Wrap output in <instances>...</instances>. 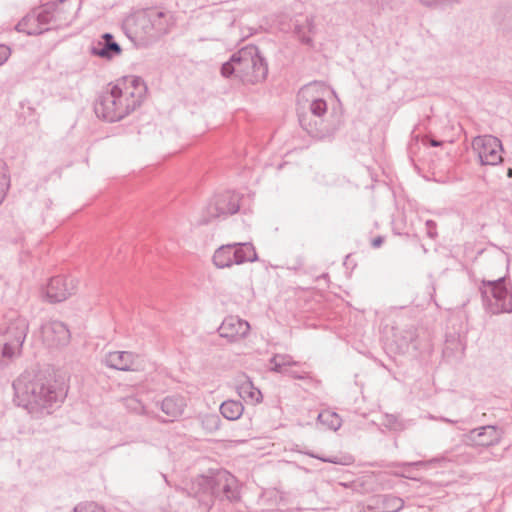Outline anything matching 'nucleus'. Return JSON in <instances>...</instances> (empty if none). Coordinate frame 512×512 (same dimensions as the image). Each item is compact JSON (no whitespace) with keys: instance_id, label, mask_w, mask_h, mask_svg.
<instances>
[{"instance_id":"33","label":"nucleus","mask_w":512,"mask_h":512,"mask_svg":"<svg viewBox=\"0 0 512 512\" xmlns=\"http://www.w3.org/2000/svg\"><path fill=\"white\" fill-rule=\"evenodd\" d=\"M284 375H287L291 378H294V379H307L309 378V375L307 372H298V371H295V370H292L290 368L287 369V372L286 373H283Z\"/></svg>"},{"instance_id":"19","label":"nucleus","mask_w":512,"mask_h":512,"mask_svg":"<svg viewBox=\"0 0 512 512\" xmlns=\"http://www.w3.org/2000/svg\"><path fill=\"white\" fill-rule=\"evenodd\" d=\"M185 407V398L180 395L167 396L162 400L160 404L162 412L169 417V421H173L174 419L180 417Z\"/></svg>"},{"instance_id":"15","label":"nucleus","mask_w":512,"mask_h":512,"mask_svg":"<svg viewBox=\"0 0 512 512\" xmlns=\"http://www.w3.org/2000/svg\"><path fill=\"white\" fill-rule=\"evenodd\" d=\"M501 430L494 425H486L472 429L467 434V440L475 446L490 447L500 443Z\"/></svg>"},{"instance_id":"29","label":"nucleus","mask_w":512,"mask_h":512,"mask_svg":"<svg viewBox=\"0 0 512 512\" xmlns=\"http://www.w3.org/2000/svg\"><path fill=\"white\" fill-rule=\"evenodd\" d=\"M382 424L393 431H403L405 429L404 422L395 414H385Z\"/></svg>"},{"instance_id":"16","label":"nucleus","mask_w":512,"mask_h":512,"mask_svg":"<svg viewBox=\"0 0 512 512\" xmlns=\"http://www.w3.org/2000/svg\"><path fill=\"white\" fill-rule=\"evenodd\" d=\"M104 363L112 369L134 371L138 368L139 356L131 351H112L105 355Z\"/></svg>"},{"instance_id":"27","label":"nucleus","mask_w":512,"mask_h":512,"mask_svg":"<svg viewBox=\"0 0 512 512\" xmlns=\"http://www.w3.org/2000/svg\"><path fill=\"white\" fill-rule=\"evenodd\" d=\"M35 16L37 20H39V24L42 27H55L54 26V20H53V9H52V3H47L43 6L42 10L36 12Z\"/></svg>"},{"instance_id":"22","label":"nucleus","mask_w":512,"mask_h":512,"mask_svg":"<svg viewBox=\"0 0 512 512\" xmlns=\"http://www.w3.org/2000/svg\"><path fill=\"white\" fill-rule=\"evenodd\" d=\"M271 371L276 373H286L287 369L292 366H299L300 362L294 361L289 354H275L270 359Z\"/></svg>"},{"instance_id":"38","label":"nucleus","mask_w":512,"mask_h":512,"mask_svg":"<svg viewBox=\"0 0 512 512\" xmlns=\"http://www.w3.org/2000/svg\"><path fill=\"white\" fill-rule=\"evenodd\" d=\"M430 144H431V146H433V147H437V146H440V145H441V142H440V141H438V140H434V139H432V140L430 141Z\"/></svg>"},{"instance_id":"21","label":"nucleus","mask_w":512,"mask_h":512,"mask_svg":"<svg viewBox=\"0 0 512 512\" xmlns=\"http://www.w3.org/2000/svg\"><path fill=\"white\" fill-rule=\"evenodd\" d=\"M50 29H51V27L40 26L39 20H37V18L35 16V11L27 14L16 25L17 31L26 33L27 35H40Z\"/></svg>"},{"instance_id":"31","label":"nucleus","mask_w":512,"mask_h":512,"mask_svg":"<svg viewBox=\"0 0 512 512\" xmlns=\"http://www.w3.org/2000/svg\"><path fill=\"white\" fill-rule=\"evenodd\" d=\"M438 458H433L429 461H415V462H402L397 463L395 466H401V467H426L430 463L438 462Z\"/></svg>"},{"instance_id":"6","label":"nucleus","mask_w":512,"mask_h":512,"mask_svg":"<svg viewBox=\"0 0 512 512\" xmlns=\"http://www.w3.org/2000/svg\"><path fill=\"white\" fill-rule=\"evenodd\" d=\"M28 330L29 323L26 318L17 316L10 321L5 331L0 334V366L21 354Z\"/></svg>"},{"instance_id":"24","label":"nucleus","mask_w":512,"mask_h":512,"mask_svg":"<svg viewBox=\"0 0 512 512\" xmlns=\"http://www.w3.org/2000/svg\"><path fill=\"white\" fill-rule=\"evenodd\" d=\"M244 411V406L240 401L226 400L220 406V412L227 420L235 421L239 419Z\"/></svg>"},{"instance_id":"2","label":"nucleus","mask_w":512,"mask_h":512,"mask_svg":"<svg viewBox=\"0 0 512 512\" xmlns=\"http://www.w3.org/2000/svg\"><path fill=\"white\" fill-rule=\"evenodd\" d=\"M145 93L146 85L139 77L117 80L98 96L94 111L108 122L120 121L141 105Z\"/></svg>"},{"instance_id":"32","label":"nucleus","mask_w":512,"mask_h":512,"mask_svg":"<svg viewBox=\"0 0 512 512\" xmlns=\"http://www.w3.org/2000/svg\"><path fill=\"white\" fill-rule=\"evenodd\" d=\"M426 226V234L431 239H435L437 237V225L433 220H427L425 223Z\"/></svg>"},{"instance_id":"23","label":"nucleus","mask_w":512,"mask_h":512,"mask_svg":"<svg viewBox=\"0 0 512 512\" xmlns=\"http://www.w3.org/2000/svg\"><path fill=\"white\" fill-rule=\"evenodd\" d=\"M237 391L243 400L250 401L251 403H259L262 399L261 391L249 379L242 382L237 387Z\"/></svg>"},{"instance_id":"35","label":"nucleus","mask_w":512,"mask_h":512,"mask_svg":"<svg viewBox=\"0 0 512 512\" xmlns=\"http://www.w3.org/2000/svg\"><path fill=\"white\" fill-rule=\"evenodd\" d=\"M310 456L317 458V456H314L313 454H310ZM318 459H320L323 462H328V463H333V464L348 465L351 463L350 459L348 461H342L338 457H329V458L318 457Z\"/></svg>"},{"instance_id":"39","label":"nucleus","mask_w":512,"mask_h":512,"mask_svg":"<svg viewBox=\"0 0 512 512\" xmlns=\"http://www.w3.org/2000/svg\"><path fill=\"white\" fill-rule=\"evenodd\" d=\"M395 475H397V476H401V477H405V478H408V479H414V478H413V477H411V476L404 475V474H400V473H396Z\"/></svg>"},{"instance_id":"11","label":"nucleus","mask_w":512,"mask_h":512,"mask_svg":"<svg viewBox=\"0 0 512 512\" xmlns=\"http://www.w3.org/2000/svg\"><path fill=\"white\" fill-rule=\"evenodd\" d=\"M240 196L238 193L226 191L214 196L207 206L210 218L227 217L239 211Z\"/></svg>"},{"instance_id":"4","label":"nucleus","mask_w":512,"mask_h":512,"mask_svg":"<svg viewBox=\"0 0 512 512\" xmlns=\"http://www.w3.org/2000/svg\"><path fill=\"white\" fill-rule=\"evenodd\" d=\"M221 74L225 78L234 75L245 84H256L266 79L268 64L257 46L247 45L222 65Z\"/></svg>"},{"instance_id":"12","label":"nucleus","mask_w":512,"mask_h":512,"mask_svg":"<svg viewBox=\"0 0 512 512\" xmlns=\"http://www.w3.org/2000/svg\"><path fill=\"white\" fill-rule=\"evenodd\" d=\"M41 336L45 345L51 348L65 346L70 341V331L61 321L52 320L41 326Z\"/></svg>"},{"instance_id":"41","label":"nucleus","mask_w":512,"mask_h":512,"mask_svg":"<svg viewBox=\"0 0 512 512\" xmlns=\"http://www.w3.org/2000/svg\"><path fill=\"white\" fill-rule=\"evenodd\" d=\"M442 421L446 422V423H454L453 420H450L448 418H442Z\"/></svg>"},{"instance_id":"8","label":"nucleus","mask_w":512,"mask_h":512,"mask_svg":"<svg viewBox=\"0 0 512 512\" xmlns=\"http://www.w3.org/2000/svg\"><path fill=\"white\" fill-rule=\"evenodd\" d=\"M257 260V253L251 243H232L219 247L213 255V263L218 268H228Z\"/></svg>"},{"instance_id":"10","label":"nucleus","mask_w":512,"mask_h":512,"mask_svg":"<svg viewBox=\"0 0 512 512\" xmlns=\"http://www.w3.org/2000/svg\"><path fill=\"white\" fill-rule=\"evenodd\" d=\"M472 148L477 153L481 165H498L502 162V143L492 135L477 136L472 141Z\"/></svg>"},{"instance_id":"20","label":"nucleus","mask_w":512,"mask_h":512,"mask_svg":"<svg viewBox=\"0 0 512 512\" xmlns=\"http://www.w3.org/2000/svg\"><path fill=\"white\" fill-rule=\"evenodd\" d=\"M54 26L59 27L68 24L74 18V10L67 4L66 0H59L52 3Z\"/></svg>"},{"instance_id":"25","label":"nucleus","mask_w":512,"mask_h":512,"mask_svg":"<svg viewBox=\"0 0 512 512\" xmlns=\"http://www.w3.org/2000/svg\"><path fill=\"white\" fill-rule=\"evenodd\" d=\"M318 421L334 431L341 427L342 420L335 412L325 410L318 414Z\"/></svg>"},{"instance_id":"42","label":"nucleus","mask_w":512,"mask_h":512,"mask_svg":"<svg viewBox=\"0 0 512 512\" xmlns=\"http://www.w3.org/2000/svg\"><path fill=\"white\" fill-rule=\"evenodd\" d=\"M79 509H80L79 505L75 506L72 512H79Z\"/></svg>"},{"instance_id":"3","label":"nucleus","mask_w":512,"mask_h":512,"mask_svg":"<svg viewBox=\"0 0 512 512\" xmlns=\"http://www.w3.org/2000/svg\"><path fill=\"white\" fill-rule=\"evenodd\" d=\"M173 25L172 13L159 8L137 11L124 23L127 36L142 46H148L169 33Z\"/></svg>"},{"instance_id":"30","label":"nucleus","mask_w":512,"mask_h":512,"mask_svg":"<svg viewBox=\"0 0 512 512\" xmlns=\"http://www.w3.org/2000/svg\"><path fill=\"white\" fill-rule=\"evenodd\" d=\"M220 418L217 415H209L203 420V425L209 431H214L219 428Z\"/></svg>"},{"instance_id":"28","label":"nucleus","mask_w":512,"mask_h":512,"mask_svg":"<svg viewBox=\"0 0 512 512\" xmlns=\"http://www.w3.org/2000/svg\"><path fill=\"white\" fill-rule=\"evenodd\" d=\"M124 405H125L126 409L129 410L130 412H133V413H136L139 415H146V416L150 415V413L147 410V408L145 407V405L137 397H134V396L126 397L124 399Z\"/></svg>"},{"instance_id":"45","label":"nucleus","mask_w":512,"mask_h":512,"mask_svg":"<svg viewBox=\"0 0 512 512\" xmlns=\"http://www.w3.org/2000/svg\"><path fill=\"white\" fill-rule=\"evenodd\" d=\"M508 174H509V176H511V175H512V170H511V169L509 170V173H508Z\"/></svg>"},{"instance_id":"26","label":"nucleus","mask_w":512,"mask_h":512,"mask_svg":"<svg viewBox=\"0 0 512 512\" xmlns=\"http://www.w3.org/2000/svg\"><path fill=\"white\" fill-rule=\"evenodd\" d=\"M221 491V496L217 497L220 500H228L229 502L238 501L240 498L239 487L236 478L233 476V483L227 481L225 487Z\"/></svg>"},{"instance_id":"44","label":"nucleus","mask_w":512,"mask_h":512,"mask_svg":"<svg viewBox=\"0 0 512 512\" xmlns=\"http://www.w3.org/2000/svg\"><path fill=\"white\" fill-rule=\"evenodd\" d=\"M176 489H177V490H180V491H184V489H183V488H179V487H177V486H176Z\"/></svg>"},{"instance_id":"13","label":"nucleus","mask_w":512,"mask_h":512,"mask_svg":"<svg viewBox=\"0 0 512 512\" xmlns=\"http://www.w3.org/2000/svg\"><path fill=\"white\" fill-rule=\"evenodd\" d=\"M76 291V282L71 277H52L45 288L46 299L50 303H58L66 300Z\"/></svg>"},{"instance_id":"37","label":"nucleus","mask_w":512,"mask_h":512,"mask_svg":"<svg viewBox=\"0 0 512 512\" xmlns=\"http://www.w3.org/2000/svg\"><path fill=\"white\" fill-rule=\"evenodd\" d=\"M419 1L426 6H430L434 3H436L438 0H419Z\"/></svg>"},{"instance_id":"34","label":"nucleus","mask_w":512,"mask_h":512,"mask_svg":"<svg viewBox=\"0 0 512 512\" xmlns=\"http://www.w3.org/2000/svg\"><path fill=\"white\" fill-rule=\"evenodd\" d=\"M11 55V50L6 45H0V66L4 64Z\"/></svg>"},{"instance_id":"36","label":"nucleus","mask_w":512,"mask_h":512,"mask_svg":"<svg viewBox=\"0 0 512 512\" xmlns=\"http://www.w3.org/2000/svg\"><path fill=\"white\" fill-rule=\"evenodd\" d=\"M383 242H384V238L381 236H378L372 240L371 245L373 248H379L383 244Z\"/></svg>"},{"instance_id":"7","label":"nucleus","mask_w":512,"mask_h":512,"mask_svg":"<svg viewBox=\"0 0 512 512\" xmlns=\"http://www.w3.org/2000/svg\"><path fill=\"white\" fill-rule=\"evenodd\" d=\"M228 480L233 483V475L226 470H219L212 476H198L192 483L194 497L208 511L213 506L214 499L221 496Z\"/></svg>"},{"instance_id":"43","label":"nucleus","mask_w":512,"mask_h":512,"mask_svg":"<svg viewBox=\"0 0 512 512\" xmlns=\"http://www.w3.org/2000/svg\"><path fill=\"white\" fill-rule=\"evenodd\" d=\"M92 512H105V510L102 508H98L97 510H93Z\"/></svg>"},{"instance_id":"1","label":"nucleus","mask_w":512,"mask_h":512,"mask_svg":"<svg viewBox=\"0 0 512 512\" xmlns=\"http://www.w3.org/2000/svg\"><path fill=\"white\" fill-rule=\"evenodd\" d=\"M13 388L18 405L35 417L52 414L66 397L64 389L43 373L22 374L13 382Z\"/></svg>"},{"instance_id":"18","label":"nucleus","mask_w":512,"mask_h":512,"mask_svg":"<svg viewBox=\"0 0 512 512\" xmlns=\"http://www.w3.org/2000/svg\"><path fill=\"white\" fill-rule=\"evenodd\" d=\"M316 25H315V17L303 16L295 18L293 21V33L297 37V39L304 45L313 46V37L315 34Z\"/></svg>"},{"instance_id":"17","label":"nucleus","mask_w":512,"mask_h":512,"mask_svg":"<svg viewBox=\"0 0 512 512\" xmlns=\"http://www.w3.org/2000/svg\"><path fill=\"white\" fill-rule=\"evenodd\" d=\"M121 46L114 40L111 33H104L100 40L94 41L90 52L94 56L110 60L121 54Z\"/></svg>"},{"instance_id":"14","label":"nucleus","mask_w":512,"mask_h":512,"mask_svg":"<svg viewBox=\"0 0 512 512\" xmlns=\"http://www.w3.org/2000/svg\"><path fill=\"white\" fill-rule=\"evenodd\" d=\"M249 331V323L236 316L226 317L218 328L219 335L230 342H236L245 338Z\"/></svg>"},{"instance_id":"5","label":"nucleus","mask_w":512,"mask_h":512,"mask_svg":"<svg viewBox=\"0 0 512 512\" xmlns=\"http://www.w3.org/2000/svg\"><path fill=\"white\" fill-rule=\"evenodd\" d=\"M310 115L300 114L301 127L313 138L325 139L334 135L337 125L324 119L327 114V103L322 98H314L309 103Z\"/></svg>"},{"instance_id":"40","label":"nucleus","mask_w":512,"mask_h":512,"mask_svg":"<svg viewBox=\"0 0 512 512\" xmlns=\"http://www.w3.org/2000/svg\"><path fill=\"white\" fill-rule=\"evenodd\" d=\"M162 477L164 479V481L166 482L167 485L171 486V483L169 482V480L167 479V476L165 474H162Z\"/></svg>"},{"instance_id":"9","label":"nucleus","mask_w":512,"mask_h":512,"mask_svg":"<svg viewBox=\"0 0 512 512\" xmlns=\"http://www.w3.org/2000/svg\"><path fill=\"white\" fill-rule=\"evenodd\" d=\"M482 283L483 286L489 287L491 294L490 297L487 290L481 289L485 307L489 313L497 315L512 312V294L505 285V277L489 281L483 280Z\"/></svg>"}]
</instances>
